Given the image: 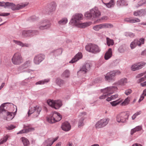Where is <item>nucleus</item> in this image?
<instances>
[{
	"label": "nucleus",
	"mask_w": 146,
	"mask_h": 146,
	"mask_svg": "<svg viewBox=\"0 0 146 146\" xmlns=\"http://www.w3.org/2000/svg\"><path fill=\"white\" fill-rule=\"evenodd\" d=\"M103 3L108 8H110L114 5V0H102Z\"/></svg>",
	"instance_id": "21"
},
{
	"label": "nucleus",
	"mask_w": 146,
	"mask_h": 146,
	"mask_svg": "<svg viewBox=\"0 0 146 146\" xmlns=\"http://www.w3.org/2000/svg\"><path fill=\"white\" fill-rule=\"evenodd\" d=\"M12 61L15 65L20 64L22 63L23 60L21 54L19 52L15 53L12 58Z\"/></svg>",
	"instance_id": "4"
},
{
	"label": "nucleus",
	"mask_w": 146,
	"mask_h": 146,
	"mask_svg": "<svg viewBox=\"0 0 146 146\" xmlns=\"http://www.w3.org/2000/svg\"><path fill=\"white\" fill-rule=\"evenodd\" d=\"M49 81L48 80H42L38 81L36 83V85L38 84H43L45 82H48Z\"/></svg>",
	"instance_id": "50"
},
{
	"label": "nucleus",
	"mask_w": 146,
	"mask_h": 146,
	"mask_svg": "<svg viewBox=\"0 0 146 146\" xmlns=\"http://www.w3.org/2000/svg\"><path fill=\"white\" fill-rule=\"evenodd\" d=\"M125 35L126 36H129L131 37H132L134 36V35L132 33L127 32L125 33Z\"/></svg>",
	"instance_id": "53"
},
{
	"label": "nucleus",
	"mask_w": 146,
	"mask_h": 146,
	"mask_svg": "<svg viewBox=\"0 0 146 146\" xmlns=\"http://www.w3.org/2000/svg\"><path fill=\"white\" fill-rule=\"evenodd\" d=\"M125 50V48L122 46H120L118 49V51L120 53L123 52Z\"/></svg>",
	"instance_id": "51"
},
{
	"label": "nucleus",
	"mask_w": 146,
	"mask_h": 146,
	"mask_svg": "<svg viewBox=\"0 0 146 146\" xmlns=\"http://www.w3.org/2000/svg\"><path fill=\"white\" fill-rule=\"evenodd\" d=\"M107 44L108 46L111 45H112L114 44L113 40H112L108 38H107Z\"/></svg>",
	"instance_id": "48"
},
{
	"label": "nucleus",
	"mask_w": 146,
	"mask_h": 146,
	"mask_svg": "<svg viewBox=\"0 0 146 146\" xmlns=\"http://www.w3.org/2000/svg\"><path fill=\"white\" fill-rule=\"evenodd\" d=\"M146 3V1L145 0L139 1L137 4H135V6L137 8L142 5Z\"/></svg>",
	"instance_id": "40"
},
{
	"label": "nucleus",
	"mask_w": 146,
	"mask_h": 146,
	"mask_svg": "<svg viewBox=\"0 0 146 146\" xmlns=\"http://www.w3.org/2000/svg\"><path fill=\"white\" fill-rule=\"evenodd\" d=\"M132 146H142L141 145L139 144L135 143Z\"/></svg>",
	"instance_id": "64"
},
{
	"label": "nucleus",
	"mask_w": 146,
	"mask_h": 146,
	"mask_svg": "<svg viewBox=\"0 0 146 146\" xmlns=\"http://www.w3.org/2000/svg\"><path fill=\"white\" fill-rule=\"evenodd\" d=\"M26 6L25 4H18L16 5L12 3L0 1V6L3 7L5 8L10 7L13 11L22 9Z\"/></svg>",
	"instance_id": "1"
},
{
	"label": "nucleus",
	"mask_w": 146,
	"mask_h": 146,
	"mask_svg": "<svg viewBox=\"0 0 146 146\" xmlns=\"http://www.w3.org/2000/svg\"><path fill=\"white\" fill-rule=\"evenodd\" d=\"M145 75V77L146 78V72L141 73L139 74H138L137 76V77L138 78H139L143 76V75Z\"/></svg>",
	"instance_id": "56"
},
{
	"label": "nucleus",
	"mask_w": 146,
	"mask_h": 146,
	"mask_svg": "<svg viewBox=\"0 0 146 146\" xmlns=\"http://www.w3.org/2000/svg\"><path fill=\"white\" fill-rule=\"evenodd\" d=\"M70 75V72L68 70H65L62 74V77L64 78H67L69 77Z\"/></svg>",
	"instance_id": "35"
},
{
	"label": "nucleus",
	"mask_w": 146,
	"mask_h": 146,
	"mask_svg": "<svg viewBox=\"0 0 146 146\" xmlns=\"http://www.w3.org/2000/svg\"><path fill=\"white\" fill-rule=\"evenodd\" d=\"M17 111V108H16V110L15 112H9L8 111L6 113L7 115L6 119L7 120H10L12 119L14 117L15 114V112Z\"/></svg>",
	"instance_id": "24"
},
{
	"label": "nucleus",
	"mask_w": 146,
	"mask_h": 146,
	"mask_svg": "<svg viewBox=\"0 0 146 146\" xmlns=\"http://www.w3.org/2000/svg\"><path fill=\"white\" fill-rule=\"evenodd\" d=\"M100 15V13L96 8L91 9L90 12H88L85 14V16L88 19L91 18L98 17Z\"/></svg>",
	"instance_id": "5"
},
{
	"label": "nucleus",
	"mask_w": 146,
	"mask_h": 146,
	"mask_svg": "<svg viewBox=\"0 0 146 146\" xmlns=\"http://www.w3.org/2000/svg\"><path fill=\"white\" fill-rule=\"evenodd\" d=\"M129 114L126 112H123L118 114L116 116V120L118 123H125L128 119Z\"/></svg>",
	"instance_id": "3"
},
{
	"label": "nucleus",
	"mask_w": 146,
	"mask_h": 146,
	"mask_svg": "<svg viewBox=\"0 0 146 146\" xmlns=\"http://www.w3.org/2000/svg\"><path fill=\"white\" fill-rule=\"evenodd\" d=\"M118 96V94H116L115 95H112L110 97H108L106 99V100L108 101H110L111 100H115L117 98Z\"/></svg>",
	"instance_id": "37"
},
{
	"label": "nucleus",
	"mask_w": 146,
	"mask_h": 146,
	"mask_svg": "<svg viewBox=\"0 0 146 146\" xmlns=\"http://www.w3.org/2000/svg\"><path fill=\"white\" fill-rule=\"evenodd\" d=\"M145 63L144 62L135 64L132 66L131 68V70L134 71L143 68V66L145 65Z\"/></svg>",
	"instance_id": "14"
},
{
	"label": "nucleus",
	"mask_w": 146,
	"mask_h": 146,
	"mask_svg": "<svg viewBox=\"0 0 146 146\" xmlns=\"http://www.w3.org/2000/svg\"><path fill=\"white\" fill-rule=\"evenodd\" d=\"M146 14V10L142 9L135 11L133 15L135 16L142 17Z\"/></svg>",
	"instance_id": "16"
},
{
	"label": "nucleus",
	"mask_w": 146,
	"mask_h": 146,
	"mask_svg": "<svg viewBox=\"0 0 146 146\" xmlns=\"http://www.w3.org/2000/svg\"><path fill=\"white\" fill-rule=\"evenodd\" d=\"M56 7V4L54 2H53L51 4L50 7V12L55 11Z\"/></svg>",
	"instance_id": "31"
},
{
	"label": "nucleus",
	"mask_w": 146,
	"mask_h": 146,
	"mask_svg": "<svg viewBox=\"0 0 146 146\" xmlns=\"http://www.w3.org/2000/svg\"><path fill=\"white\" fill-rule=\"evenodd\" d=\"M131 92V90L130 89L127 90L125 91V94L127 95H128L130 94Z\"/></svg>",
	"instance_id": "57"
},
{
	"label": "nucleus",
	"mask_w": 146,
	"mask_h": 146,
	"mask_svg": "<svg viewBox=\"0 0 146 146\" xmlns=\"http://www.w3.org/2000/svg\"><path fill=\"white\" fill-rule=\"evenodd\" d=\"M90 64L87 63L84 64L80 68V70L78 72V74H79L81 73L84 74L90 70Z\"/></svg>",
	"instance_id": "12"
},
{
	"label": "nucleus",
	"mask_w": 146,
	"mask_h": 146,
	"mask_svg": "<svg viewBox=\"0 0 146 146\" xmlns=\"http://www.w3.org/2000/svg\"><path fill=\"white\" fill-rule=\"evenodd\" d=\"M58 137H57L54 138H49L46 140L44 142L45 146H51L53 143L57 140Z\"/></svg>",
	"instance_id": "15"
},
{
	"label": "nucleus",
	"mask_w": 146,
	"mask_h": 146,
	"mask_svg": "<svg viewBox=\"0 0 146 146\" xmlns=\"http://www.w3.org/2000/svg\"><path fill=\"white\" fill-rule=\"evenodd\" d=\"M62 105V102L59 100H55L53 108L55 109H58Z\"/></svg>",
	"instance_id": "26"
},
{
	"label": "nucleus",
	"mask_w": 146,
	"mask_h": 146,
	"mask_svg": "<svg viewBox=\"0 0 146 146\" xmlns=\"http://www.w3.org/2000/svg\"><path fill=\"white\" fill-rule=\"evenodd\" d=\"M86 49L87 51L94 53L99 52L100 51V49L98 46L94 44L86 46Z\"/></svg>",
	"instance_id": "6"
},
{
	"label": "nucleus",
	"mask_w": 146,
	"mask_h": 146,
	"mask_svg": "<svg viewBox=\"0 0 146 146\" xmlns=\"http://www.w3.org/2000/svg\"><path fill=\"white\" fill-rule=\"evenodd\" d=\"M141 85L142 86H146V81L141 84Z\"/></svg>",
	"instance_id": "63"
},
{
	"label": "nucleus",
	"mask_w": 146,
	"mask_h": 146,
	"mask_svg": "<svg viewBox=\"0 0 146 146\" xmlns=\"http://www.w3.org/2000/svg\"><path fill=\"white\" fill-rule=\"evenodd\" d=\"M13 42L15 44L19 45L22 47L25 46L27 47H28L29 46V44H24L22 42L19 41L13 40Z\"/></svg>",
	"instance_id": "28"
},
{
	"label": "nucleus",
	"mask_w": 146,
	"mask_h": 146,
	"mask_svg": "<svg viewBox=\"0 0 146 146\" xmlns=\"http://www.w3.org/2000/svg\"><path fill=\"white\" fill-rule=\"evenodd\" d=\"M127 80L126 78H124L121 79L118 82V84L121 85H124L127 83Z\"/></svg>",
	"instance_id": "36"
},
{
	"label": "nucleus",
	"mask_w": 146,
	"mask_h": 146,
	"mask_svg": "<svg viewBox=\"0 0 146 146\" xmlns=\"http://www.w3.org/2000/svg\"><path fill=\"white\" fill-rule=\"evenodd\" d=\"M113 72H115V76L116 74H120L121 73V72L119 70H115V71H113Z\"/></svg>",
	"instance_id": "61"
},
{
	"label": "nucleus",
	"mask_w": 146,
	"mask_h": 146,
	"mask_svg": "<svg viewBox=\"0 0 146 146\" xmlns=\"http://www.w3.org/2000/svg\"><path fill=\"white\" fill-rule=\"evenodd\" d=\"M55 100H47V103L51 107L53 108Z\"/></svg>",
	"instance_id": "43"
},
{
	"label": "nucleus",
	"mask_w": 146,
	"mask_h": 146,
	"mask_svg": "<svg viewBox=\"0 0 146 146\" xmlns=\"http://www.w3.org/2000/svg\"><path fill=\"white\" fill-rule=\"evenodd\" d=\"M84 119V118L82 117L81 119L79 121L78 123V126L79 127H80L83 125V121Z\"/></svg>",
	"instance_id": "49"
},
{
	"label": "nucleus",
	"mask_w": 146,
	"mask_h": 146,
	"mask_svg": "<svg viewBox=\"0 0 146 146\" xmlns=\"http://www.w3.org/2000/svg\"><path fill=\"white\" fill-rule=\"evenodd\" d=\"M68 20L66 18H64L58 22L59 24L63 25L66 24Z\"/></svg>",
	"instance_id": "41"
},
{
	"label": "nucleus",
	"mask_w": 146,
	"mask_h": 146,
	"mask_svg": "<svg viewBox=\"0 0 146 146\" xmlns=\"http://www.w3.org/2000/svg\"><path fill=\"white\" fill-rule=\"evenodd\" d=\"M56 83L58 85L61 86L64 83V81L60 78H57L56 81Z\"/></svg>",
	"instance_id": "34"
},
{
	"label": "nucleus",
	"mask_w": 146,
	"mask_h": 146,
	"mask_svg": "<svg viewBox=\"0 0 146 146\" xmlns=\"http://www.w3.org/2000/svg\"><path fill=\"white\" fill-rule=\"evenodd\" d=\"M102 28V29L110 28L113 27V25L109 23H105L101 24Z\"/></svg>",
	"instance_id": "30"
},
{
	"label": "nucleus",
	"mask_w": 146,
	"mask_h": 146,
	"mask_svg": "<svg viewBox=\"0 0 146 146\" xmlns=\"http://www.w3.org/2000/svg\"><path fill=\"white\" fill-rule=\"evenodd\" d=\"M34 130V129L33 128L28 127L26 129L20 131L19 132L17 133V134H22L25 133H27L29 131H33Z\"/></svg>",
	"instance_id": "27"
},
{
	"label": "nucleus",
	"mask_w": 146,
	"mask_h": 146,
	"mask_svg": "<svg viewBox=\"0 0 146 146\" xmlns=\"http://www.w3.org/2000/svg\"><path fill=\"white\" fill-rule=\"evenodd\" d=\"M50 26V24H47L45 21L41 23L39 27V29L40 30H43L49 28Z\"/></svg>",
	"instance_id": "20"
},
{
	"label": "nucleus",
	"mask_w": 146,
	"mask_h": 146,
	"mask_svg": "<svg viewBox=\"0 0 146 146\" xmlns=\"http://www.w3.org/2000/svg\"><path fill=\"white\" fill-rule=\"evenodd\" d=\"M141 113L140 112H136L134 114L132 117V119H134L137 116L139 115Z\"/></svg>",
	"instance_id": "52"
},
{
	"label": "nucleus",
	"mask_w": 146,
	"mask_h": 146,
	"mask_svg": "<svg viewBox=\"0 0 146 146\" xmlns=\"http://www.w3.org/2000/svg\"><path fill=\"white\" fill-rule=\"evenodd\" d=\"M109 119L107 118L101 119L98 121L95 125L96 128H101L105 126L108 123Z\"/></svg>",
	"instance_id": "10"
},
{
	"label": "nucleus",
	"mask_w": 146,
	"mask_h": 146,
	"mask_svg": "<svg viewBox=\"0 0 146 146\" xmlns=\"http://www.w3.org/2000/svg\"><path fill=\"white\" fill-rule=\"evenodd\" d=\"M10 15V13H0V16H7Z\"/></svg>",
	"instance_id": "58"
},
{
	"label": "nucleus",
	"mask_w": 146,
	"mask_h": 146,
	"mask_svg": "<svg viewBox=\"0 0 146 146\" xmlns=\"http://www.w3.org/2000/svg\"><path fill=\"white\" fill-rule=\"evenodd\" d=\"M93 29L96 31H99L100 29H102L101 24L94 26L93 27Z\"/></svg>",
	"instance_id": "42"
},
{
	"label": "nucleus",
	"mask_w": 146,
	"mask_h": 146,
	"mask_svg": "<svg viewBox=\"0 0 146 146\" xmlns=\"http://www.w3.org/2000/svg\"><path fill=\"white\" fill-rule=\"evenodd\" d=\"M41 110V108L40 106H37L35 107L31 108L28 111V116H29L30 115L34 113L35 115V116L34 117H37L39 115Z\"/></svg>",
	"instance_id": "8"
},
{
	"label": "nucleus",
	"mask_w": 146,
	"mask_h": 146,
	"mask_svg": "<svg viewBox=\"0 0 146 146\" xmlns=\"http://www.w3.org/2000/svg\"><path fill=\"white\" fill-rule=\"evenodd\" d=\"M112 49L110 48L105 54L104 58L106 60H107L112 56Z\"/></svg>",
	"instance_id": "25"
},
{
	"label": "nucleus",
	"mask_w": 146,
	"mask_h": 146,
	"mask_svg": "<svg viewBox=\"0 0 146 146\" xmlns=\"http://www.w3.org/2000/svg\"><path fill=\"white\" fill-rule=\"evenodd\" d=\"M108 17L106 16H104L102 18V20H107L108 19Z\"/></svg>",
	"instance_id": "62"
},
{
	"label": "nucleus",
	"mask_w": 146,
	"mask_h": 146,
	"mask_svg": "<svg viewBox=\"0 0 146 146\" xmlns=\"http://www.w3.org/2000/svg\"><path fill=\"white\" fill-rule=\"evenodd\" d=\"M83 18V15L80 13H77L73 15L72 18V23L74 25H76L81 21V20Z\"/></svg>",
	"instance_id": "7"
},
{
	"label": "nucleus",
	"mask_w": 146,
	"mask_h": 146,
	"mask_svg": "<svg viewBox=\"0 0 146 146\" xmlns=\"http://www.w3.org/2000/svg\"><path fill=\"white\" fill-rule=\"evenodd\" d=\"M9 136L8 135H6L3 138L1 139L0 140V145L6 142Z\"/></svg>",
	"instance_id": "45"
},
{
	"label": "nucleus",
	"mask_w": 146,
	"mask_h": 146,
	"mask_svg": "<svg viewBox=\"0 0 146 146\" xmlns=\"http://www.w3.org/2000/svg\"><path fill=\"white\" fill-rule=\"evenodd\" d=\"M145 39L144 38H140L139 40H135L130 44V46L131 49L135 48L137 45L139 46H141L142 44L144 43Z\"/></svg>",
	"instance_id": "9"
},
{
	"label": "nucleus",
	"mask_w": 146,
	"mask_h": 146,
	"mask_svg": "<svg viewBox=\"0 0 146 146\" xmlns=\"http://www.w3.org/2000/svg\"><path fill=\"white\" fill-rule=\"evenodd\" d=\"M115 76L114 72L110 71L108 72L105 76V78L106 80L110 81L113 79Z\"/></svg>",
	"instance_id": "18"
},
{
	"label": "nucleus",
	"mask_w": 146,
	"mask_h": 146,
	"mask_svg": "<svg viewBox=\"0 0 146 146\" xmlns=\"http://www.w3.org/2000/svg\"><path fill=\"white\" fill-rule=\"evenodd\" d=\"M145 75H143L144 76V77H143L138 80V83L142 82L143 81H144L145 80L146 78L145 77Z\"/></svg>",
	"instance_id": "55"
},
{
	"label": "nucleus",
	"mask_w": 146,
	"mask_h": 146,
	"mask_svg": "<svg viewBox=\"0 0 146 146\" xmlns=\"http://www.w3.org/2000/svg\"><path fill=\"white\" fill-rule=\"evenodd\" d=\"M56 116H58L57 114H52L51 116L47 118V120L49 123H52L60 121V117H58V118L56 120L54 118Z\"/></svg>",
	"instance_id": "11"
},
{
	"label": "nucleus",
	"mask_w": 146,
	"mask_h": 146,
	"mask_svg": "<svg viewBox=\"0 0 146 146\" xmlns=\"http://www.w3.org/2000/svg\"><path fill=\"white\" fill-rule=\"evenodd\" d=\"M15 128V127L13 125H10V126H8L7 128V129L9 130H11L12 129H13Z\"/></svg>",
	"instance_id": "60"
},
{
	"label": "nucleus",
	"mask_w": 146,
	"mask_h": 146,
	"mask_svg": "<svg viewBox=\"0 0 146 146\" xmlns=\"http://www.w3.org/2000/svg\"><path fill=\"white\" fill-rule=\"evenodd\" d=\"M44 58V56L42 54H39L36 55L34 59V62L36 64H38Z\"/></svg>",
	"instance_id": "13"
},
{
	"label": "nucleus",
	"mask_w": 146,
	"mask_h": 146,
	"mask_svg": "<svg viewBox=\"0 0 146 146\" xmlns=\"http://www.w3.org/2000/svg\"><path fill=\"white\" fill-rule=\"evenodd\" d=\"M122 102V100L119 101L117 100L116 101H114L110 102L111 105L113 106H115L119 104Z\"/></svg>",
	"instance_id": "39"
},
{
	"label": "nucleus",
	"mask_w": 146,
	"mask_h": 146,
	"mask_svg": "<svg viewBox=\"0 0 146 146\" xmlns=\"http://www.w3.org/2000/svg\"><path fill=\"white\" fill-rule=\"evenodd\" d=\"M7 103H4L2 104L0 107V112L2 113L3 112H5L6 113L7 111L5 110V108H6L5 104Z\"/></svg>",
	"instance_id": "38"
},
{
	"label": "nucleus",
	"mask_w": 146,
	"mask_h": 146,
	"mask_svg": "<svg viewBox=\"0 0 146 146\" xmlns=\"http://www.w3.org/2000/svg\"><path fill=\"white\" fill-rule=\"evenodd\" d=\"M117 89V88L113 86L107 88L102 90L104 94L100 96L99 98L100 99H103L107 97L108 98L109 96L112 94Z\"/></svg>",
	"instance_id": "2"
},
{
	"label": "nucleus",
	"mask_w": 146,
	"mask_h": 146,
	"mask_svg": "<svg viewBox=\"0 0 146 146\" xmlns=\"http://www.w3.org/2000/svg\"><path fill=\"white\" fill-rule=\"evenodd\" d=\"M129 100L128 98H127L121 104V106H125L127 105L129 103Z\"/></svg>",
	"instance_id": "47"
},
{
	"label": "nucleus",
	"mask_w": 146,
	"mask_h": 146,
	"mask_svg": "<svg viewBox=\"0 0 146 146\" xmlns=\"http://www.w3.org/2000/svg\"><path fill=\"white\" fill-rule=\"evenodd\" d=\"M54 113H56V114H57V115H58V116H56L55 117V118H54L56 120V119L58 118V117H60V120L61 119L62 116L59 113H58L55 111H54L52 113V114H54Z\"/></svg>",
	"instance_id": "54"
},
{
	"label": "nucleus",
	"mask_w": 146,
	"mask_h": 146,
	"mask_svg": "<svg viewBox=\"0 0 146 146\" xmlns=\"http://www.w3.org/2000/svg\"><path fill=\"white\" fill-rule=\"evenodd\" d=\"M91 24L92 23L91 22L82 23L81 21L76 26L78 27L83 28L90 26L91 25Z\"/></svg>",
	"instance_id": "23"
},
{
	"label": "nucleus",
	"mask_w": 146,
	"mask_h": 146,
	"mask_svg": "<svg viewBox=\"0 0 146 146\" xmlns=\"http://www.w3.org/2000/svg\"><path fill=\"white\" fill-rule=\"evenodd\" d=\"M36 32L35 30H25L22 31V35L25 36H33L35 34V33Z\"/></svg>",
	"instance_id": "17"
},
{
	"label": "nucleus",
	"mask_w": 146,
	"mask_h": 146,
	"mask_svg": "<svg viewBox=\"0 0 146 146\" xmlns=\"http://www.w3.org/2000/svg\"><path fill=\"white\" fill-rule=\"evenodd\" d=\"M9 136L8 135H6L3 138L1 139L0 140V145L6 142Z\"/></svg>",
	"instance_id": "44"
},
{
	"label": "nucleus",
	"mask_w": 146,
	"mask_h": 146,
	"mask_svg": "<svg viewBox=\"0 0 146 146\" xmlns=\"http://www.w3.org/2000/svg\"><path fill=\"white\" fill-rule=\"evenodd\" d=\"M82 57V54L81 52H79L77 54L72 60L69 62L70 63H73L81 59Z\"/></svg>",
	"instance_id": "19"
},
{
	"label": "nucleus",
	"mask_w": 146,
	"mask_h": 146,
	"mask_svg": "<svg viewBox=\"0 0 146 146\" xmlns=\"http://www.w3.org/2000/svg\"><path fill=\"white\" fill-rule=\"evenodd\" d=\"M24 146H27L29 144V141L26 138L22 137L21 139Z\"/></svg>",
	"instance_id": "33"
},
{
	"label": "nucleus",
	"mask_w": 146,
	"mask_h": 146,
	"mask_svg": "<svg viewBox=\"0 0 146 146\" xmlns=\"http://www.w3.org/2000/svg\"><path fill=\"white\" fill-rule=\"evenodd\" d=\"M141 129L142 128L141 126H137L131 130V134L132 135L136 132L140 131Z\"/></svg>",
	"instance_id": "32"
},
{
	"label": "nucleus",
	"mask_w": 146,
	"mask_h": 146,
	"mask_svg": "<svg viewBox=\"0 0 146 146\" xmlns=\"http://www.w3.org/2000/svg\"><path fill=\"white\" fill-rule=\"evenodd\" d=\"M61 128L63 130L68 131L70 129L71 126L68 122H65L62 124Z\"/></svg>",
	"instance_id": "22"
},
{
	"label": "nucleus",
	"mask_w": 146,
	"mask_h": 146,
	"mask_svg": "<svg viewBox=\"0 0 146 146\" xmlns=\"http://www.w3.org/2000/svg\"><path fill=\"white\" fill-rule=\"evenodd\" d=\"M31 61L29 60L27 61L25 64V67L26 68L30 64Z\"/></svg>",
	"instance_id": "59"
},
{
	"label": "nucleus",
	"mask_w": 146,
	"mask_h": 146,
	"mask_svg": "<svg viewBox=\"0 0 146 146\" xmlns=\"http://www.w3.org/2000/svg\"><path fill=\"white\" fill-rule=\"evenodd\" d=\"M146 96V89H145L143 91V94L141 95L140 99L139 100V102H140L142 101L144 99V97Z\"/></svg>",
	"instance_id": "46"
},
{
	"label": "nucleus",
	"mask_w": 146,
	"mask_h": 146,
	"mask_svg": "<svg viewBox=\"0 0 146 146\" xmlns=\"http://www.w3.org/2000/svg\"><path fill=\"white\" fill-rule=\"evenodd\" d=\"M125 21L128 22L133 23H138L140 21V20L138 18H135V19H130L129 18H127Z\"/></svg>",
	"instance_id": "29"
}]
</instances>
